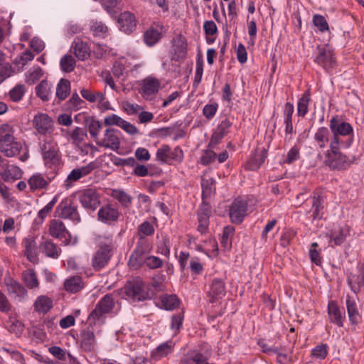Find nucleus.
Segmentation results:
<instances>
[{
  "instance_id": "nucleus-48",
  "label": "nucleus",
  "mask_w": 364,
  "mask_h": 364,
  "mask_svg": "<svg viewBox=\"0 0 364 364\" xmlns=\"http://www.w3.org/2000/svg\"><path fill=\"white\" fill-rule=\"evenodd\" d=\"M76 61L70 55H65L60 61L61 70L67 73H71L75 68Z\"/></svg>"
},
{
  "instance_id": "nucleus-5",
  "label": "nucleus",
  "mask_w": 364,
  "mask_h": 364,
  "mask_svg": "<svg viewBox=\"0 0 364 364\" xmlns=\"http://www.w3.org/2000/svg\"><path fill=\"white\" fill-rule=\"evenodd\" d=\"M114 248L112 240H110L109 242H100L98 250L92 259V266L95 271H100L107 265L112 257Z\"/></svg>"
},
{
  "instance_id": "nucleus-18",
  "label": "nucleus",
  "mask_w": 364,
  "mask_h": 364,
  "mask_svg": "<svg viewBox=\"0 0 364 364\" xmlns=\"http://www.w3.org/2000/svg\"><path fill=\"white\" fill-rule=\"evenodd\" d=\"M96 345L97 341L93 331L89 328L82 330L80 334V348L86 353H90L95 350Z\"/></svg>"
},
{
  "instance_id": "nucleus-15",
  "label": "nucleus",
  "mask_w": 364,
  "mask_h": 364,
  "mask_svg": "<svg viewBox=\"0 0 364 364\" xmlns=\"http://www.w3.org/2000/svg\"><path fill=\"white\" fill-rule=\"evenodd\" d=\"M121 213L117 208L111 204H106L100 207L97 213V220L107 225H112L116 223Z\"/></svg>"
},
{
  "instance_id": "nucleus-29",
  "label": "nucleus",
  "mask_w": 364,
  "mask_h": 364,
  "mask_svg": "<svg viewBox=\"0 0 364 364\" xmlns=\"http://www.w3.org/2000/svg\"><path fill=\"white\" fill-rule=\"evenodd\" d=\"M331 133L330 129L326 127H319L314 134V139L320 149L326 147L330 144Z\"/></svg>"
},
{
  "instance_id": "nucleus-51",
  "label": "nucleus",
  "mask_w": 364,
  "mask_h": 364,
  "mask_svg": "<svg viewBox=\"0 0 364 364\" xmlns=\"http://www.w3.org/2000/svg\"><path fill=\"white\" fill-rule=\"evenodd\" d=\"M215 181L213 178H202L201 181V187H202V200H206L208 198L210 197L211 193L213 191V186L215 183Z\"/></svg>"
},
{
  "instance_id": "nucleus-32",
  "label": "nucleus",
  "mask_w": 364,
  "mask_h": 364,
  "mask_svg": "<svg viewBox=\"0 0 364 364\" xmlns=\"http://www.w3.org/2000/svg\"><path fill=\"white\" fill-rule=\"evenodd\" d=\"M13 127L8 124H4L0 126V149H4V151L8 154V150L4 147L7 146L6 143H9L12 139Z\"/></svg>"
},
{
  "instance_id": "nucleus-35",
  "label": "nucleus",
  "mask_w": 364,
  "mask_h": 364,
  "mask_svg": "<svg viewBox=\"0 0 364 364\" xmlns=\"http://www.w3.org/2000/svg\"><path fill=\"white\" fill-rule=\"evenodd\" d=\"M70 93V82L68 79L61 78L56 87V97L63 101L65 100Z\"/></svg>"
},
{
  "instance_id": "nucleus-1",
  "label": "nucleus",
  "mask_w": 364,
  "mask_h": 364,
  "mask_svg": "<svg viewBox=\"0 0 364 364\" xmlns=\"http://www.w3.org/2000/svg\"><path fill=\"white\" fill-rule=\"evenodd\" d=\"M329 129L331 136L329 145L342 146L348 149L353 142V129L350 123L340 116L334 115L330 120Z\"/></svg>"
},
{
  "instance_id": "nucleus-3",
  "label": "nucleus",
  "mask_w": 364,
  "mask_h": 364,
  "mask_svg": "<svg viewBox=\"0 0 364 364\" xmlns=\"http://www.w3.org/2000/svg\"><path fill=\"white\" fill-rule=\"evenodd\" d=\"M153 250V244L149 239L144 236L139 237L135 248L129 256L128 266L133 270H138L143 267V262L149 257Z\"/></svg>"
},
{
  "instance_id": "nucleus-52",
  "label": "nucleus",
  "mask_w": 364,
  "mask_h": 364,
  "mask_svg": "<svg viewBox=\"0 0 364 364\" xmlns=\"http://www.w3.org/2000/svg\"><path fill=\"white\" fill-rule=\"evenodd\" d=\"M43 75V70L41 67H33L26 74V82L30 85H33L40 80Z\"/></svg>"
},
{
  "instance_id": "nucleus-27",
  "label": "nucleus",
  "mask_w": 364,
  "mask_h": 364,
  "mask_svg": "<svg viewBox=\"0 0 364 364\" xmlns=\"http://www.w3.org/2000/svg\"><path fill=\"white\" fill-rule=\"evenodd\" d=\"M40 250L46 257L57 259L61 253V249L50 239H47L40 244Z\"/></svg>"
},
{
  "instance_id": "nucleus-11",
  "label": "nucleus",
  "mask_w": 364,
  "mask_h": 364,
  "mask_svg": "<svg viewBox=\"0 0 364 364\" xmlns=\"http://www.w3.org/2000/svg\"><path fill=\"white\" fill-rule=\"evenodd\" d=\"M247 215V202L241 198L233 200L229 208L230 221L236 225L241 224Z\"/></svg>"
},
{
  "instance_id": "nucleus-53",
  "label": "nucleus",
  "mask_w": 364,
  "mask_h": 364,
  "mask_svg": "<svg viewBox=\"0 0 364 364\" xmlns=\"http://www.w3.org/2000/svg\"><path fill=\"white\" fill-rule=\"evenodd\" d=\"M328 346L326 343H321L316 346L311 351V356L318 360H324L328 354Z\"/></svg>"
},
{
  "instance_id": "nucleus-58",
  "label": "nucleus",
  "mask_w": 364,
  "mask_h": 364,
  "mask_svg": "<svg viewBox=\"0 0 364 364\" xmlns=\"http://www.w3.org/2000/svg\"><path fill=\"white\" fill-rule=\"evenodd\" d=\"M212 149H213L208 148V149L203 151L200 158V162L201 164L208 166L216 160L217 154Z\"/></svg>"
},
{
  "instance_id": "nucleus-41",
  "label": "nucleus",
  "mask_w": 364,
  "mask_h": 364,
  "mask_svg": "<svg viewBox=\"0 0 364 364\" xmlns=\"http://www.w3.org/2000/svg\"><path fill=\"white\" fill-rule=\"evenodd\" d=\"M111 196L117 199L124 208H129L132 204V197L124 190L113 189L111 192Z\"/></svg>"
},
{
  "instance_id": "nucleus-25",
  "label": "nucleus",
  "mask_w": 364,
  "mask_h": 364,
  "mask_svg": "<svg viewBox=\"0 0 364 364\" xmlns=\"http://www.w3.org/2000/svg\"><path fill=\"white\" fill-rule=\"evenodd\" d=\"M83 122L85 127L87 129V131L90 134V136L97 143V141H99V132L102 127L101 122L96 119L94 116L90 115H83Z\"/></svg>"
},
{
  "instance_id": "nucleus-21",
  "label": "nucleus",
  "mask_w": 364,
  "mask_h": 364,
  "mask_svg": "<svg viewBox=\"0 0 364 364\" xmlns=\"http://www.w3.org/2000/svg\"><path fill=\"white\" fill-rule=\"evenodd\" d=\"M327 313L331 323L336 325L338 327L343 326L345 316L341 312L336 301L331 300L328 301Z\"/></svg>"
},
{
  "instance_id": "nucleus-50",
  "label": "nucleus",
  "mask_w": 364,
  "mask_h": 364,
  "mask_svg": "<svg viewBox=\"0 0 364 364\" xmlns=\"http://www.w3.org/2000/svg\"><path fill=\"white\" fill-rule=\"evenodd\" d=\"M211 215V206L206 200H203L197 212L198 220L209 221Z\"/></svg>"
},
{
  "instance_id": "nucleus-9",
  "label": "nucleus",
  "mask_w": 364,
  "mask_h": 364,
  "mask_svg": "<svg viewBox=\"0 0 364 364\" xmlns=\"http://www.w3.org/2000/svg\"><path fill=\"white\" fill-rule=\"evenodd\" d=\"M126 295L134 301H143L149 299V292L144 289V283L140 279L128 282L124 287Z\"/></svg>"
},
{
  "instance_id": "nucleus-62",
  "label": "nucleus",
  "mask_w": 364,
  "mask_h": 364,
  "mask_svg": "<svg viewBox=\"0 0 364 364\" xmlns=\"http://www.w3.org/2000/svg\"><path fill=\"white\" fill-rule=\"evenodd\" d=\"M313 23L321 32H326L329 29L328 22L322 15L315 14L313 16Z\"/></svg>"
},
{
  "instance_id": "nucleus-22",
  "label": "nucleus",
  "mask_w": 364,
  "mask_h": 364,
  "mask_svg": "<svg viewBox=\"0 0 364 364\" xmlns=\"http://www.w3.org/2000/svg\"><path fill=\"white\" fill-rule=\"evenodd\" d=\"M22 245L24 247V255L27 259L33 263L38 262V257L37 253V244L34 237L28 236L22 241Z\"/></svg>"
},
{
  "instance_id": "nucleus-20",
  "label": "nucleus",
  "mask_w": 364,
  "mask_h": 364,
  "mask_svg": "<svg viewBox=\"0 0 364 364\" xmlns=\"http://www.w3.org/2000/svg\"><path fill=\"white\" fill-rule=\"evenodd\" d=\"M312 205L309 212H311V218L313 220H321L324 215V205L323 200L321 196V193L318 191H314L311 196Z\"/></svg>"
},
{
  "instance_id": "nucleus-30",
  "label": "nucleus",
  "mask_w": 364,
  "mask_h": 364,
  "mask_svg": "<svg viewBox=\"0 0 364 364\" xmlns=\"http://www.w3.org/2000/svg\"><path fill=\"white\" fill-rule=\"evenodd\" d=\"M84 287L82 278L80 276H73L67 279L64 282V289L69 293L75 294Z\"/></svg>"
},
{
  "instance_id": "nucleus-63",
  "label": "nucleus",
  "mask_w": 364,
  "mask_h": 364,
  "mask_svg": "<svg viewBox=\"0 0 364 364\" xmlns=\"http://www.w3.org/2000/svg\"><path fill=\"white\" fill-rule=\"evenodd\" d=\"M95 36L104 37L108 32V27L102 21H96L91 26Z\"/></svg>"
},
{
  "instance_id": "nucleus-17",
  "label": "nucleus",
  "mask_w": 364,
  "mask_h": 364,
  "mask_svg": "<svg viewBox=\"0 0 364 364\" xmlns=\"http://www.w3.org/2000/svg\"><path fill=\"white\" fill-rule=\"evenodd\" d=\"M120 132L118 129L109 128L105 130V136L102 140L97 141L99 146L109 148L117 151L120 146V140L117 135Z\"/></svg>"
},
{
  "instance_id": "nucleus-8",
  "label": "nucleus",
  "mask_w": 364,
  "mask_h": 364,
  "mask_svg": "<svg viewBox=\"0 0 364 364\" xmlns=\"http://www.w3.org/2000/svg\"><path fill=\"white\" fill-rule=\"evenodd\" d=\"M49 234L53 237L58 239L65 245H75L77 242L76 237H72L63 222L59 220L54 219L50 221Z\"/></svg>"
},
{
  "instance_id": "nucleus-19",
  "label": "nucleus",
  "mask_w": 364,
  "mask_h": 364,
  "mask_svg": "<svg viewBox=\"0 0 364 364\" xmlns=\"http://www.w3.org/2000/svg\"><path fill=\"white\" fill-rule=\"evenodd\" d=\"M33 125L40 134L46 135L53 126V120L47 114L38 113L33 119Z\"/></svg>"
},
{
  "instance_id": "nucleus-46",
  "label": "nucleus",
  "mask_w": 364,
  "mask_h": 364,
  "mask_svg": "<svg viewBox=\"0 0 364 364\" xmlns=\"http://www.w3.org/2000/svg\"><path fill=\"white\" fill-rule=\"evenodd\" d=\"M172 350L171 346L167 342H165L156 347V348L152 352L151 357L155 360H160L170 354Z\"/></svg>"
},
{
  "instance_id": "nucleus-36",
  "label": "nucleus",
  "mask_w": 364,
  "mask_h": 364,
  "mask_svg": "<svg viewBox=\"0 0 364 364\" xmlns=\"http://www.w3.org/2000/svg\"><path fill=\"white\" fill-rule=\"evenodd\" d=\"M6 287L9 293L14 294V296L23 298L27 294L26 288L13 279H9V282L6 283Z\"/></svg>"
},
{
  "instance_id": "nucleus-47",
  "label": "nucleus",
  "mask_w": 364,
  "mask_h": 364,
  "mask_svg": "<svg viewBox=\"0 0 364 364\" xmlns=\"http://www.w3.org/2000/svg\"><path fill=\"white\" fill-rule=\"evenodd\" d=\"M74 54L80 60H84L90 56V48L84 42L76 43L74 46Z\"/></svg>"
},
{
  "instance_id": "nucleus-64",
  "label": "nucleus",
  "mask_w": 364,
  "mask_h": 364,
  "mask_svg": "<svg viewBox=\"0 0 364 364\" xmlns=\"http://www.w3.org/2000/svg\"><path fill=\"white\" fill-rule=\"evenodd\" d=\"M347 237V233L343 228H340L338 232L334 231L331 235V242H333L335 245H342Z\"/></svg>"
},
{
  "instance_id": "nucleus-16",
  "label": "nucleus",
  "mask_w": 364,
  "mask_h": 364,
  "mask_svg": "<svg viewBox=\"0 0 364 364\" xmlns=\"http://www.w3.org/2000/svg\"><path fill=\"white\" fill-rule=\"evenodd\" d=\"M119 30L126 33L131 34L136 28L137 21L135 15L130 11H124L117 18Z\"/></svg>"
},
{
  "instance_id": "nucleus-13",
  "label": "nucleus",
  "mask_w": 364,
  "mask_h": 364,
  "mask_svg": "<svg viewBox=\"0 0 364 364\" xmlns=\"http://www.w3.org/2000/svg\"><path fill=\"white\" fill-rule=\"evenodd\" d=\"M79 201L86 210L94 211L100 205V195L92 188L85 189L79 195Z\"/></svg>"
},
{
  "instance_id": "nucleus-33",
  "label": "nucleus",
  "mask_w": 364,
  "mask_h": 364,
  "mask_svg": "<svg viewBox=\"0 0 364 364\" xmlns=\"http://www.w3.org/2000/svg\"><path fill=\"white\" fill-rule=\"evenodd\" d=\"M52 85L46 80H43L35 88L36 95L42 101L47 102L50 100Z\"/></svg>"
},
{
  "instance_id": "nucleus-24",
  "label": "nucleus",
  "mask_w": 364,
  "mask_h": 364,
  "mask_svg": "<svg viewBox=\"0 0 364 364\" xmlns=\"http://www.w3.org/2000/svg\"><path fill=\"white\" fill-rule=\"evenodd\" d=\"M187 46L188 43L186 37L182 34H179L173 45L175 60L180 61L186 58Z\"/></svg>"
},
{
  "instance_id": "nucleus-14",
  "label": "nucleus",
  "mask_w": 364,
  "mask_h": 364,
  "mask_svg": "<svg viewBox=\"0 0 364 364\" xmlns=\"http://www.w3.org/2000/svg\"><path fill=\"white\" fill-rule=\"evenodd\" d=\"M226 294V286L223 279L213 278L209 284V289L207 296L210 303H215L219 299L223 297Z\"/></svg>"
},
{
  "instance_id": "nucleus-38",
  "label": "nucleus",
  "mask_w": 364,
  "mask_h": 364,
  "mask_svg": "<svg viewBox=\"0 0 364 364\" xmlns=\"http://www.w3.org/2000/svg\"><path fill=\"white\" fill-rule=\"evenodd\" d=\"M28 183L31 190L34 191L36 190L47 188L49 183L41 173H36L28 179Z\"/></svg>"
},
{
  "instance_id": "nucleus-56",
  "label": "nucleus",
  "mask_w": 364,
  "mask_h": 364,
  "mask_svg": "<svg viewBox=\"0 0 364 364\" xmlns=\"http://www.w3.org/2000/svg\"><path fill=\"white\" fill-rule=\"evenodd\" d=\"M85 102L79 97V95L75 92L72 95L70 100L65 103L67 109L77 111L82 107V105Z\"/></svg>"
},
{
  "instance_id": "nucleus-42",
  "label": "nucleus",
  "mask_w": 364,
  "mask_h": 364,
  "mask_svg": "<svg viewBox=\"0 0 364 364\" xmlns=\"http://www.w3.org/2000/svg\"><path fill=\"white\" fill-rule=\"evenodd\" d=\"M162 308L166 310H173L179 305V299L175 294L163 295L160 298Z\"/></svg>"
},
{
  "instance_id": "nucleus-2",
  "label": "nucleus",
  "mask_w": 364,
  "mask_h": 364,
  "mask_svg": "<svg viewBox=\"0 0 364 364\" xmlns=\"http://www.w3.org/2000/svg\"><path fill=\"white\" fill-rule=\"evenodd\" d=\"M341 149L344 148L342 146L329 145V149L325 152L324 164L331 170L344 171L354 163L355 156L350 159L341 151Z\"/></svg>"
},
{
  "instance_id": "nucleus-43",
  "label": "nucleus",
  "mask_w": 364,
  "mask_h": 364,
  "mask_svg": "<svg viewBox=\"0 0 364 364\" xmlns=\"http://www.w3.org/2000/svg\"><path fill=\"white\" fill-rule=\"evenodd\" d=\"M235 232V227L227 225L223 228L220 239V243L225 248H230L232 246L231 238L234 236Z\"/></svg>"
},
{
  "instance_id": "nucleus-31",
  "label": "nucleus",
  "mask_w": 364,
  "mask_h": 364,
  "mask_svg": "<svg viewBox=\"0 0 364 364\" xmlns=\"http://www.w3.org/2000/svg\"><path fill=\"white\" fill-rule=\"evenodd\" d=\"M311 100V92L308 89L301 95V97L298 100L297 114L299 117H304L308 113Z\"/></svg>"
},
{
  "instance_id": "nucleus-7",
  "label": "nucleus",
  "mask_w": 364,
  "mask_h": 364,
  "mask_svg": "<svg viewBox=\"0 0 364 364\" xmlns=\"http://www.w3.org/2000/svg\"><path fill=\"white\" fill-rule=\"evenodd\" d=\"M55 216L63 219H69L75 223L81 221L80 215L77 211V205H75L70 198H64L57 205L55 210Z\"/></svg>"
},
{
  "instance_id": "nucleus-23",
  "label": "nucleus",
  "mask_w": 364,
  "mask_h": 364,
  "mask_svg": "<svg viewBox=\"0 0 364 364\" xmlns=\"http://www.w3.org/2000/svg\"><path fill=\"white\" fill-rule=\"evenodd\" d=\"M161 82L155 77H147L141 83L140 92L143 96H151L156 95L160 88Z\"/></svg>"
},
{
  "instance_id": "nucleus-59",
  "label": "nucleus",
  "mask_w": 364,
  "mask_h": 364,
  "mask_svg": "<svg viewBox=\"0 0 364 364\" xmlns=\"http://www.w3.org/2000/svg\"><path fill=\"white\" fill-rule=\"evenodd\" d=\"M318 247V244L317 242L311 243L309 249V257L312 263H314L317 266H321L322 259L320 256L319 251L317 250Z\"/></svg>"
},
{
  "instance_id": "nucleus-49",
  "label": "nucleus",
  "mask_w": 364,
  "mask_h": 364,
  "mask_svg": "<svg viewBox=\"0 0 364 364\" xmlns=\"http://www.w3.org/2000/svg\"><path fill=\"white\" fill-rule=\"evenodd\" d=\"M23 280L26 285L31 289L38 287V281L33 269H28L22 274Z\"/></svg>"
},
{
  "instance_id": "nucleus-39",
  "label": "nucleus",
  "mask_w": 364,
  "mask_h": 364,
  "mask_svg": "<svg viewBox=\"0 0 364 364\" xmlns=\"http://www.w3.org/2000/svg\"><path fill=\"white\" fill-rule=\"evenodd\" d=\"M52 307L53 301L46 296H39L34 303L35 310L41 313H47Z\"/></svg>"
},
{
  "instance_id": "nucleus-10",
  "label": "nucleus",
  "mask_w": 364,
  "mask_h": 364,
  "mask_svg": "<svg viewBox=\"0 0 364 364\" xmlns=\"http://www.w3.org/2000/svg\"><path fill=\"white\" fill-rule=\"evenodd\" d=\"M41 151L46 165L58 166L60 162V153L56 144L50 141H46L41 144Z\"/></svg>"
},
{
  "instance_id": "nucleus-12",
  "label": "nucleus",
  "mask_w": 364,
  "mask_h": 364,
  "mask_svg": "<svg viewBox=\"0 0 364 364\" xmlns=\"http://www.w3.org/2000/svg\"><path fill=\"white\" fill-rule=\"evenodd\" d=\"M316 49L318 54L314 59L316 63L322 66L327 72L336 67V57L331 50L323 46H318Z\"/></svg>"
},
{
  "instance_id": "nucleus-57",
  "label": "nucleus",
  "mask_w": 364,
  "mask_h": 364,
  "mask_svg": "<svg viewBox=\"0 0 364 364\" xmlns=\"http://www.w3.org/2000/svg\"><path fill=\"white\" fill-rule=\"evenodd\" d=\"M155 229L154 225L149 221L146 220L143 222L138 227V235L139 237L144 236L146 237L147 236H151L154 234Z\"/></svg>"
},
{
  "instance_id": "nucleus-54",
  "label": "nucleus",
  "mask_w": 364,
  "mask_h": 364,
  "mask_svg": "<svg viewBox=\"0 0 364 364\" xmlns=\"http://www.w3.org/2000/svg\"><path fill=\"white\" fill-rule=\"evenodd\" d=\"M203 73V60L200 55H198L196 59V73L193 87L197 88L201 82L202 76Z\"/></svg>"
},
{
  "instance_id": "nucleus-4",
  "label": "nucleus",
  "mask_w": 364,
  "mask_h": 364,
  "mask_svg": "<svg viewBox=\"0 0 364 364\" xmlns=\"http://www.w3.org/2000/svg\"><path fill=\"white\" fill-rule=\"evenodd\" d=\"M114 306L113 296L111 294H107L102 296L89 314L87 318L89 326H95L97 321L103 318L105 314L111 313Z\"/></svg>"
},
{
  "instance_id": "nucleus-45",
  "label": "nucleus",
  "mask_w": 364,
  "mask_h": 364,
  "mask_svg": "<svg viewBox=\"0 0 364 364\" xmlns=\"http://www.w3.org/2000/svg\"><path fill=\"white\" fill-rule=\"evenodd\" d=\"M7 146H5L4 149L8 150V154L4 151V149H0L1 153H3L7 157H13L20 153L21 150V143L16 141L15 138L13 136L12 139L9 143H6Z\"/></svg>"
},
{
  "instance_id": "nucleus-34",
  "label": "nucleus",
  "mask_w": 364,
  "mask_h": 364,
  "mask_svg": "<svg viewBox=\"0 0 364 364\" xmlns=\"http://www.w3.org/2000/svg\"><path fill=\"white\" fill-rule=\"evenodd\" d=\"M0 176L4 181H14L21 178L22 171L18 166L10 165L0 173Z\"/></svg>"
},
{
  "instance_id": "nucleus-37",
  "label": "nucleus",
  "mask_w": 364,
  "mask_h": 364,
  "mask_svg": "<svg viewBox=\"0 0 364 364\" xmlns=\"http://www.w3.org/2000/svg\"><path fill=\"white\" fill-rule=\"evenodd\" d=\"M58 200V196L56 195L44 208H43L38 211V216L34 220V223L36 224H42L44 222L46 218L48 216V215L50 213L55 205L57 203Z\"/></svg>"
},
{
  "instance_id": "nucleus-55",
  "label": "nucleus",
  "mask_w": 364,
  "mask_h": 364,
  "mask_svg": "<svg viewBox=\"0 0 364 364\" xmlns=\"http://www.w3.org/2000/svg\"><path fill=\"white\" fill-rule=\"evenodd\" d=\"M87 136V130H84L82 128L79 127H76L70 133V137L73 143L80 144L85 140V138Z\"/></svg>"
},
{
  "instance_id": "nucleus-60",
  "label": "nucleus",
  "mask_w": 364,
  "mask_h": 364,
  "mask_svg": "<svg viewBox=\"0 0 364 364\" xmlns=\"http://www.w3.org/2000/svg\"><path fill=\"white\" fill-rule=\"evenodd\" d=\"M163 264L164 262L161 259L158 257L149 255L144 262H143V266H146L151 269H155L161 267Z\"/></svg>"
},
{
  "instance_id": "nucleus-26",
  "label": "nucleus",
  "mask_w": 364,
  "mask_h": 364,
  "mask_svg": "<svg viewBox=\"0 0 364 364\" xmlns=\"http://www.w3.org/2000/svg\"><path fill=\"white\" fill-rule=\"evenodd\" d=\"M346 304L350 323L352 326H356L361 319V316L359 313L357 304L352 297L347 295Z\"/></svg>"
},
{
  "instance_id": "nucleus-6",
  "label": "nucleus",
  "mask_w": 364,
  "mask_h": 364,
  "mask_svg": "<svg viewBox=\"0 0 364 364\" xmlns=\"http://www.w3.org/2000/svg\"><path fill=\"white\" fill-rule=\"evenodd\" d=\"M156 159L161 164H172L173 163L181 164L184 158L182 149L177 146L173 150L168 144H163L159 148L156 153Z\"/></svg>"
},
{
  "instance_id": "nucleus-40",
  "label": "nucleus",
  "mask_w": 364,
  "mask_h": 364,
  "mask_svg": "<svg viewBox=\"0 0 364 364\" xmlns=\"http://www.w3.org/2000/svg\"><path fill=\"white\" fill-rule=\"evenodd\" d=\"M161 36L162 35L161 31L156 28L151 27L145 31L144 34V41L148 46H153L161 38Z\"/></svg>"
},
{
  "instance_id": "nucleus-44",
  "label": "nucleus",
  "mask_w": 364,
  "mask_h": 364,
  "mask_svg": "<svg viewBox=\"0 0 364 364\" xmlns=\"http://www.w3.org/2000/svg\"><path fill=\"white\" fill-rule=\"evenodd\" d=\"M26 92V87L23 84H17L9 92L10 100L14 102H20Z\"/></svg>"
},
{
  "instance_id": "nucleus-61",
  "label": "nucleus",
  "mask_w": 364,
  "mask_h": 364,
  "mask_svg": "<svg viewBox=\"0 0 364 364\" xmlns=\"http://www.w3.org/2000/svg\"><path fill=\"white\" fill-rule=\"evenodd\" d=\"M171 241L168 237H163L161 243L157 247V252L167 258L170 256Z\"/></svg>"
},
{
  "instance_id": "nucleus-28",
  "label": "nucleus",
  "mask_w": 364,
  "mask_h": 364,
  "mask_svg": "<svg viewBox=\"0 0 364 364\" xmlns=\"http://www.w3.org/2000/svg\"><path fill=\"white\" fill-rule=\"evenodd\" d=\"M267 150L264 148L257 149L247 163V168L251 171L257 170L265 161L267 157Z\"/></svg>"
}]
</instances>
